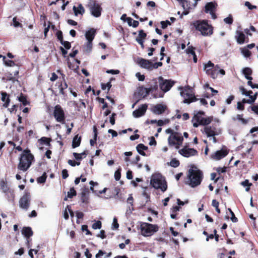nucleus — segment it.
<instances>
[{"label":"nucleus","instance_id":"obj_1","mask_svg":"<svg viewBox=\"0 0 258 258\" xmlns=\"http://www.w3.org/2000/svg\"><path fill=\"white\" fill-rule=\"evenodd\" d=\"M191 29L200 32L204 36H210L213 33V27L208 24L207 20H198L190 23Z\"/></svg>","mask_w":258,"mask_h":258},{"label":"nucleus","instance_id":"obj_2","mask_svg":"<svg viewBox=\"0 0 258 258\" xmlns=\"http://www.w3.org/2000/svg\"><path fill=\"white\" fill-rule=\"evenodd\" d=\"M34 159V156L31 153L30 150H24L20 158L18 168L23 171H27L30 167Z\"/></svg>","mask_w":258,"mask_h":258},{"label":"nucleus","instance_id":"obj_3","mask_svg":"<svg viewBox=\"0 0 258 258\" xmlns=\"http://www.w3.org/2000/svg\"><path fill=\"white\" fill-rule=\"evenodd\" d=\"M188 184L192 187H195L200 185L202 181L203 174L200 170L190 169L187 175Z\"/></svg>","mask_w":258,"mask_h":258},{"label":"nucleus","instance_id":"obj_4","mask_svg":"<svg viewBox=\"0 0 258 258\" xmlns=\"http://www.w3.org/2000/svg\"><path fill=\"white\" fill-rule=\"evenodd\" d=\"M150 184L155 189H160L163 192L165 191L167 188L165 180L159 175L153 176L150 181Z\"/></svg>","mask_w":258,"mask_h":258},{"label":"nucleus","instance_id":"obj_5","mask_svg":"<svg viewBox=\"0 0 258 258\" xmlns=\"http://www.w3.org/2000/svg\"><path fill=\"white\" fill-rule=\"evenodd\" d=\"M183 138L181 134L178 132L173 135H170L168 138V143L170 147H174L175 149H179L182 145Z\"/></svg>","mask_w":258,"mask_h":258},{"label":"nucleus","instance_id":"obj_6","mask_svg":"<svg viewBox=\"0 0 258 258\" xmlns=\"http://www.w3.org/2000/svg\"><path fill=\"white\" fill-rule=\"evenodd\" d=\"M159 227L148 223H143L141 226L142 234L144 236H150L158 231Z\"/></svg>","mask_w":258,"mask_h":258},{"label":"nucleus","instance_id":"obj_7","mask_svg":"<svg viewBox=\"0 0 258 258\" xmlns=\"http://www.w3.org/2000/svg\"><path fill=\"white\" fill-rule=\"evenodd\" d=\"M158 89L157 83L155 82V85L151 86L149 88H145L144 86H139L137 89L136 93L138 97H147L150 93L155 92Z\"/></svg>","mask_w":258,"mask_h":258},{"label":"nucleus","instance_id":"obj_8","mask_svg":"<svg viewBox=\"0 0 258 258\" xmlns=\"http://www.w3.org/2000/svg\"><path fill=\"white\" fill-rule=\"evenodd\" d=\"M91 14L95 17H99L101 15L102 8L99 4L95 1H92L88 5Z\"/></svg>","mask_w":258,"mask_h":258},{"label":"nucleus","instance_id":"obj_9","mask_svg":"<svg viewBox=\"0 0 258 258\" xmlns=\"http://www.w3.org/2000/svg\"><path fill=\"white\" fill-rule=\"evenodd\" d=\"M188 146V144L186 143L182 149L179 150L178 153L181 155L187 158L198 155V152L197 150L194 148H189Z\"/></svg>","mask_w":258,"mask_h":258},{"label":"nucleus","instance_id":"obj_10","mask_svg":"<svg viewBox=\"0 0 258 258\" xmlns=\"http://www.w3.org/2000/svg\"><path fill=\"white\" fill-rule=\"evenodd\" d=\"M53 116L57 122L63 123L65 120V115L63 109L59 105L54 107Z\"/></svg>","mask_w":258,"mask_h":258},{"label":"nucleus","instance_id":"obj_11","mask_svg":"<svg viewBox=\"0 0 258 258\" xmlns=\"http://www.w3.org/2000/svg\"><path fill=\"white\" fill-rule=\"evenodd\" d=\"M30 203V194L27 191H25L23 197L19 201L20 207L24 209L27 210Z\"/></svg>","mask_w":258,"mask_h":258},{"label":"nucleus","instance_id":"obj_12","mask_svg":"<svg viewBox=\"0 0 258 258\" xmlns=\"http://www.w3.org/2000/svg\"><path fill=\"white\" fill-rule=\"evenodd\" d=\"M229 153L227 149L224 147L221 150L217 151L211 155V158L216 160H219L224 158Z\"/></svg>","mask_w":258,"mask_h":258},{"label":"nucleus","instance_id":"obj_13","mask_svg":"<svg viewBox=\"0 0 258 258\" xmlns=\"http://www.w3.org/2000/svg\"><path fill=\"white\" fill-rule=\"evenodd\" d=\"M167 109V106L165 103H159L152 107V111L156 114H161Z\"/></svg>","mask_w":258,"mask_h":258},{"label":"nucleus","instance_id":"obj_14","mask_svg":"<svg viewBox=\"0 0 258 258\" xmlns=\"http://www.w3.org/2000/svg\"><path fill=\"white\" fill-rule=\"evenodd\" d=\"M205 112L203 111H197V113H194V116L192 118V121H196V122L193 123V126L195 127H198L199 125L200 122L202 120V115H204Z\"/></svg>","mask_w":258,"mask_h":258},{"label":"nucleus","instance_id":"obj_15","mask_svg":"<svg viewBox=\"0 0 258 258\" xmlns=\"http://www.w3.org/2000/svg\"><path fill=\"white\" fill-rule=\"evenodd\" d=\"M147 109V105L146 104L142 105L138 109L133 111V114L135 117H139L143 116L146 112Z\"/></svg>","mask_w":258,"mask_h":258},{"label":"nucleus","instance_id":"obj_16","mask_svg":"<svg viewBox=\"0 0 258 258\" xmlns=\"http://www.w3.org/2000/svg\"><path fill=\"white\" fill-rule=\"evenodd\" d=\"M151 61L150 60L146 59L143 58H139L137 61V63L141 68L147 69L149 71H150V69H151Z\"/></svg>","mask_w":258,"mask_h":258},{"label":"nucleus","instance_id":"obj_17","mask_svg":"<svg viewBox=\"0 0 258 258\" xmlns=\"http://www.w3.org/2000/svg\"><path fill=\"white\" fill-rule=\"evenodd\" d=\"M204 132L208 137H214L219 135V133L216 131L215 127L207 126L204 128Z\"/></svg>","mask_w":258,"mask_h":258},{"label":"nucleus","instance_id":"obj_18","mask_svg":"<svg viewBox=\"0 0 258 258\" xmlns=\"http://www.w3.org/2000/svg\"><path fill=\"white\" fill-rule=\"evenodd\" d=\"M219 66L218 65L215 66V68H210L207 70L206 73L213 79L217 78L219 74Z\"/></svg>","mask_w":258,"mask_h":258},{"label":"nucleus","instance_id":"obj_19","mask_svg":"<svg viewBox=\"0 0 258 258\" xmlns=\"http://www.w3.org/2000/svg\"><path fill=\"white\" fill-rule=\"evenodd\" d=\"M217 4L215 2H209L206 4L205 6V12L206 13H210L213 11H216Z\"/></svg>","mask_w":258,"mask_h":258},{"label":"nucleus","instance_id":"obj_20","mask_svg":"<svg viewBox=\"0 0 258 258\" xmlns=\"http://www.w3.org/2000/svg\"><path fill=\"white\" fill-rule=\"evenodd\" d=\"M180 94L182 96H185V97H196L193 93L192 88L188 86L185 87L183 89H182V90L180 92Z\"/></svg>","mask_w":258,"mask_h":258},{"label":"nucleus","instance_id":"obj_21","mask_svg":"<svg viewBox=\"0 0 258 258\" xmlns=\"http://www.w3.org/2000/svg\"><path fill=\"white\" fill-rule=\"evenodd\" d=\"M173 84L170 81L166 80L162 83H160V88L164 92L169 91L170 88L172 87Z\"/></svg>","mask_w":258,"mask_h":258},{"label":"nucleus","instance_id":"obj_22","mask_svg":"<svg viewBox=\"0 0 258 258\" xmlns=\"http://www.w3.org/2000/svg\"><path fill=\"white\" fill-rule=\"evenodd\" d=\"M235 38L238 44H243L245 41L246 37L245 34L240 31H236Z\"/></svg>","mask_w":258,"mask_h":258},{"label":"nucleus","instance_id":"obj_23","mask_svg":"<svg viewBox=\"0 0 258 258\" xmlns=\"http://www.w3.org/2000/svg\"><path fill=\"white\" fill-rule=\"evenodd\" d=\"M95 34L96 30L93 28L87 31L85 33V37L87 41H92L95 36Z\"/></svg>","mask_w":258,"mask_h":258},{"label":"nucleus","instance_id":"obj_24","mask_svg":"<svg viewBox=\"0 0 258 258\" xmlns=\"http://www.w3.org/2000/svg\"><path fill=\"white\" fill-rule=\"evenodd\" d=\"M22 233L27 239H29L30 237L33 235V232L31 227H24L22 229Z\"/></svg>","mask_w":258,"mask_h":258},{"label":"nucleus","instance_id":"obj_25","mask_svg":"<svg viewBox=\"0 0 258 258\" xmlns=\"http://www.w3.org/2000/svg\"><path fill=\"white\" fill-rule=\"evenodd\" d=\"M73 10L74 11L75 16H78L79 14L83 15L85 13V9L81 4H79L78 7H76L74 6Z\"/></svg>","mask_w":258,"mask_h":258},{"label":"nucleus","instance_id":"obj_26","mask_svg":"<svg viewBox=\"0 0 258 258\" xmlns=\"http://www.w3.org/2000/svg\"><path fill=\"white\" fill-rule=\"evenodd\" d=\"M136 149L138 152L141 155L143 156H146V153L144 151V150H147L148 148L147 146H146L143 144L140 143L138 144L136 147Z\"/></svg>","mask_w":258,"mask_h":258},{"label":"nucleus","instance_id":"obj_27","mask_svg":"<svg viewBox=\"0 0 258 258\" xmlns=\"http://www.w3.org/2000/svg\"><path fill=\"white\" fill-rule=\"evenodd\" d=\"M239 90L242 95H245L247 97H256L257 95V93H255L253 95H252V94L253 92L252 91H247L243 86L240 87Z\"/></svg>","mask_w":258,"mask_h":258},{"label":"nucleus","instance_id":"obj_28","mask_svg":"<svg viewBox=\"0 0 258 258\" xmlns=\"http://www.w3.org/2000/svg\"><path fill=\"white\" fill-rule=\"evenodd\" d=\"M79 135H76L73 140L72 142V147L73 148H77L80 145L81 142V137H78Z\"/></svg>","mask_w":258,"mask_h":258},{"label":"nucleus","instance_id":"obj_29","mask_svg":"<svg viewBox=\"0 0 258 258\" xmlns=\"http://www.w3.org/2000/svg\"><path fill=\"white\" fill-rule=\"evenodd\" d=\"M147 37V34L144 32L143 30H140L139 31V34L138 37H136V40L137 42L141 41H145Z\"/></svg>","mask_w":258,"mask_h":258},{"label":"nucleus","instance_id":"obj_30","mask_svg":"<svg viewBox=\"0 0 258 258\" xmlns=\"http://www.w3.org/2000/svg\"><path fill=\"white\" fill-rule=\"evenodd\" d=\"M242 73L245 78L247 80H252V78L250 77L252 74V70L249 68H245L243 69Z\"/></svg>","mask_w":258,"mask_h":258},{"label":"nucleus","instance_id":"obj_31","mask_svg":"<svg viewBox=\"0 0 258 258\" xmlns=\"http://www.w3.org/2000/svg\"><path fill=\"white\" fill-rule=\"evenodd\" d=\"M1 189L6 194L9 192L10 188L7 185V183L6 181H1L0 182Z\"/></svg>","mask_w":258,"mask_h":258},{"label":"nucleus","instance_id":"obj_32","mask_svg":"<svg viewBox=\"0 0 258 258\" xmlns=\"http://www.w3.org/2000/svg\"><path fill=\"white\" fill-rule=\"evenodd\" d=\"M213 117H208L207 118H202L201 122H200L199 125H207L209 124L212 121Z\"/></svg>","mask_w":258,"mask_h":258},{"label":"nucleus","instance_id":"obj_33","mask_svg":"<svg viewBox=\"0 0 258 258\" xmlns=\"http://www.w3.org/2000/svg\"><path fill=\"white\" fill-rule=\"evenodd\" d=\"M4 63L8 67H14L16 65L15 62L12 60L7 59L6 56H3Z\"/></svg>","mask_w":258,"mask_h":258},{"label":"nucleus","instance_id":"obj_34","mask_svg":"<svg viewBox=\"0 0 258 258\" xmlns=\"http://www.w3.org/2000/svg\"><path fill=\"white\" fill-rule=\"evenodd\" d=\"M10 102V98H1V101H0V103L2 105L3 107L7 108L8 107Z\"/></svg>","mask_w":258,"mask_h":258},{"label":"nucleus","instance_id":"obj_35","mask_svg":"<svg viewBox=\"0 0 258 258\" xmlns=\"http://www.w3.org/2000/svg\"><path fill=\"white\" fill-rule=\"evenodd\" d=\"M5 78L7 81H11L14 82L16 81L15 77H13V74L10 72H7L5 74Z\"/></svg>","mask_w":258,"mask_h":258},{"label":"nucleus","instance_id":"obj_36","mask_svg":"<svg viewBox=\"0 0 258 258\" xmlns=\"http://www.w3.org/2000/svg\"><path fill=\"white\" fill-rule=\"evenodd\" d=\"M46 173L45 172H44L42 176L37 178V181L38 183H44L46 181Z\"/></svg>","mask_w":258,"mask_h":258},{"label":"nucleus","instance_id":"obj_37","mask_svg":"<svg viewBox=\"0 0 258 258\" xmlns=\"http://www.w3.org/2000/svg\"><path fill=\"white\" fill-rule=\"evenodd\" d=\"M77 195V192L75 189L74 187H71L70 189V191L68 192L67 198H72L73 197L76 196Z\"/></svg>","mask_w":258,"mask_h":258},{"label":"nucleus","instance_id":"obj_38","mask_svg":"<svg viewBox=\"0 0 258 258\" xmlns=\"http://www.w3.org/2000/svg\"><path fill=\"white\" fill-rule=\"evenodd\" d=\"M81 202L83 203L88 204L89 203L88 200L89 198L87 196L86 192L85 191H83L81 193Z\"/></svg>","mask_w":258,"mask_h":258},{"label":"nucleus","instance_id":"obj_39","mask_svg":"<svg viewBox=\"0 0 258 258\" xmlns=\"http://www.w3.org/2000/svg\"><path fill=\"white\" fill-rule=\"evenodd\" d=\"M180 162L179 161L176 159V158H173L171 159L170 162V165L171 167L176 168L179 166Z\"/></svg>","mask_w":258,"mask_h":258},{"label":"nucleus","instance_id":"obj_40","mask_svg":"<svg viewBox=\"0 0 258 258\" xmlns=\"http://www.w3.org/2000/svg\"><path fill=\"white\" fill-rule=\"evenodd\" d=\"M205 87L207 88L208 90L210 91V92H208L207 94L211 93L212 96H215L217 94L218 91L214 90L213 88L210 87L209 84H206Z\"/></svg>","mask_w":258,"mask_h":258},{"label":"nucleus","instance_id":"obj_41","mask_svg":"<svg viewBox=\"0 0 258 258\" xmlns=\"http://www.w3.org/2000/svg\"><path fill=\"white\" fill-rule=\"evenodd\" d=\"M19 101L22 103L20 104V107L22 106V104L24 106L29 105L30 102L27 100V98H18Z\"/></svg>","mask_w":258,"mask_h":258},{"label":"nucleus","instance_id":"obj_42","mask_svg":"<svg viewBox=\"0 0 258 258\" xmlns=\"http://www.w3.org/2000/svg\"><path fill=\"white\" fill-rule=\"evenodd\" d=\"M198 99V98H186L184 99L183 102L184 103L190 104L197 101Z\"/></svg>","mask_w":258,"mask_h":258},{"label":"nucleus","instance_id":"obj_43","mask_svg":"<svg viewBox=\"0 0 258 258\" xmlns=\"http://www.w3.org/2000/svg\"><path fill=\"white\" fill-rule=\"evenodd\" d=\"M102 223L100 221H97L93 224L92 227L94 229H100L101 228Z\"/></svg>","mask_w":258,"mask_h":258},{"label":"nucleus","instance_id":"obj_44","mask_svg":"<svg viewBox=\"0 0 258 258\" xmlns=\"http://www.w3.org/2000/svg\"><path fill=\"white\" fill-rule=\"evenodd\" d=\"M13 24L15 27H22V25L18 21H17V17H14L13 19Z\"/></svg>","mask_w":258,"mask_h":258},{"label":"nucleus","instance_id":"obj_45","mask_svg":"<svg viewBox=\"0 0 258 258\" xmlns=\"http://www.w3.org/2000/svg\"><path fill=\"white\" fill-rule=\"evenodd\" d=\"M228 211L230 212V214L231 215V220L233 222H237L238 221V219L235 217L234 213L231 210V209L229 208Z\"/></svg>","mask_w":258,"mask_h":258},{"label":"nucleus","instance_id":"obj_46","mask_svg":"<svg viewBox=\"0 0 258 258\" xmlns=\"http://www.w3.org/2000/svg\"><path fill=\"white\" fill-rule=\"evenodd\" d=\"M241 52L244 56L246 57H249L251 54V52L246 48H243Z\"/></svg>","mask_w":258,"mask_h":258},{"label":"nucleus","instance_id":"obj_47","mask_svg":"<svg viewBox=\"0 0 258 258\" xmlns=\"http://www.w3.org/2000/svg\"><path fill=\"white\" fill-rule=\"evenodd\" d=\"M90 93V95H95V91L94 89H92L91 87L89 86L85 91V94L87 96L89 95Z\"/></svg>","mask_w":258,"mask_h":258},{"label":"nucleus","instance_id":"obj_48","mask_svg":"<svg viewBox=\"0 0 258 258\" xmlns=\"http://www.w3.org/2000/svg\"><path fill=\"white\" fill-rule=\"evenodd\" d=\"M121 177V169H118L114 173V178L116 181L119 180Z\"/></svg>","mask_w":258,"mask_h":258},{"label":"nucleus","instance_id":"obj_49","mask_svg":"<svg viewBox=\"0 0 258 258\" xmlns=\"http://www.w3.org/2000/svg\"><path fill=\"white\" fill-rule=\"evenodd\" d=\"M215 66L214 64L212 63L211 61H209L208 62L205 64L204 66V70L207 72V70L209 69L210 68H215Z\"/></svg>","mask_w":258,"mask_h":258},{"label":"nucleus","instance_id":"obj_50","mask_svg":"<svg viewBox=\"0 0 258 258\" xmlns=\"http://www.w3.org/2000/svg\"><path fill=\"white\" fill-rule=\"evenodd\" d=\"M256 98H249L248 99H246L245 98H243L242 99L243 103H248V104H252L254 103L256 100Z\"/></svg>","mask_w":258,"mask_h":258},{"label":"nucleus","instance_id":"obj_51","mask_svg":"<svg viewBox=\"0 0 258 258\" xmlns=\"http://www.w3.org/2000/svg\"><path fill=\"white\" fill-rule=\"evenodd\" d=\"M224 21L228 24L231 25L233 23V19L231 15H229L228 17L224 19Z\"/></svg>","mask_w":258,"mask_h":258},{"label":"nucleus","instance_id":"obj_52","mask_svg":"<svg viewBox=\"0 0 258 258\" xmlns=\"http://www.w3.org/2000/svg\"><path fill=\"white\" fill-rule=\"evenodd\" d=\"M92 48V41H87L86 45V51L90 52Z\"/></svg>","mask_w":258,"mask_h":258},{"label":"nucleus","instance_id":"obj_53","mask_svg":"<svg viewBox=\"0 0 258 258\" xmlns=\"http://www.w3.org/2000/svg\"><path fill=\"white\" fill-rule=\"evenodd\" d=\"M161 25V27L162 29H165L167 27L168 25H170L171 23L168 20H166L165 21H162L160 22Z\"/></svg>","mask_w":258,"mask_h":258},{"label":"nucleus","instance_id":"obj_54","mask_svg":"<svg viewBox=\"0 0 258 258\" xmlns=\"http://www.w3.org/2000/svg\"><path fill=\"white\" fill-rule=\"evenodd\" d=\"M111 86L112 85L110 82H109L106 84H101V88L103 90H105L107 88H108V90H109Z\"/></svg>","mask_w":258,"mask_h":258},{"label":"nucleus","instance_id":"obj_55","mask_svg":"<svg viewBox=\"0 0 258 258\" xmlns=\"http://www.w3.org/2000/svg\"><path fill=\"white\" fill-rule=\"evenodd\" d=\"M66 49H70L71 47V43L67 41H63L62 43H60Z\"/></svg>","mask_w":258,"mask_h":258},{"label":"nucleus","instance_id":"obj_56","mask_svg":"<svg viewBox=\"0 0 258 258\" xmlns=\"http://www.w3.org/2000/svg\"><path fill=\"white\" fill-rule=\"evenodd\" d=\"M97 99H98L99 102L103 103V105L102 106V109H104L105 108H107L108 107L107 103L105 101V100L104 98H96Z\"/></svg>","mask_w":258,"mask_h":258},{"label":"nucleus","instance_id":"obj_57","mask_svg":"<svg viewBox=\"0 0 258 258\" xmlns=\"http://www.w3.org/2000/svg\"><path fill=\"white\" fill-rule=\"evenodd\" d=\"M40 140L43 142L45 144L50 146V142L51 141V139L50 138H48L46 137H42L40 139Z\"/></svg>","mask_w":258,"mask_h":258},{"label":"nucleus","instance_id":"obj_58","mask_svg":"<svg viewBox=\"0 0 258 258\" xmlns=\"http://www.w3.org/2000/svg\"><path fill=\"white\" fill-rule=\"evenodd\" d=\"M56 35L57 39L59 40L60 42L62 43V42L63 41L62 32L61 31H58L56 32Z\"/></svg>","mask_w":258,"mask_h":258},{"label":"nucleus","instance_id":"obj_59","mask_svg":"<svg viewBox=\"0 0 258 258\" xmlns=\"http://www.w3.org/2000/svg\"><path fill=\"white\" fill-rule=\"evenodd\" d=\"M82 230L83 231H86V235H92V232L90 231L88 229V226L86 225H83L82 226Z\"/></svg>","mask_w":258,"mask_h":258},{"label":"nucleus","instance_id":"obj_60","mask_svg":"<svg viewBox=\"0 0 258 258\" xmlns=\"http://www.w3.org/2000/svg\"><path fill=\"white\" fill-rule=\"evenodd\" d=\"M90 184L91 185L90 187V190L92 191L94 193H97V191L94 190L93 186L94 185H98V183L96 182H94L93 181L91 180L89 182Z\"/></svg>","mask_w":258,"mask_h":258},{"label":"nucleus","instance_id":"obj_61","mask_svg":"<svg viewBox=\"0 0 258 258\" xmlns=\"http://www.w3.org/2000/svg\"><path fill=\"white\" fill-rule=\"evenodd\" d=\"M68 163L70 165L73 167L75 166L76 165L79 166L80 165V162H76L72 160H69Z\"/></svg>","mask_w":258,"mask_h":258},{"label":"nucleus","instance_id":"obj_62","mask_svg":"<svg viewBox=\"0 0 258 258\" xmlns=\"http://www.w3.org/2000/svg\"><path fill=\"white\" fill-rule=\"evenodd\" d=\"M244 103H243V100H242L241 102H238L237 106V109L239 110H243L244 109Z\"/></svg>","mask_w":258,"mask_h":258},{"label":"nucleus","instance_id":"obj_63","mask_svg":"<svg viewBox=\"0 0 258 258\" xmlns=\"http://www.w3.org/2000/svg\"><path fill=\"white\" fill-rule=\"evenodd\" d=\"M195 48L192 46H188L186 49V51L187 53L190 54L191 55H195V52L194 51Z\"/></svg>","mask_w":258,"mask_h":258},{"label":"nucleus","instance_id":"obj_64","mask_svg":"<svg viewBox=\"0 0 258 258\" xmlns=\"http://www.w3.org/2000/svg\"><path fill=\"white\" fill-rule=\"evenodd\" d=\"M244 5L250 10L255 9L257 8L256 6L252 5L249 2H246Z\"/></svg>","mask_w":258,"mask_h":258}]
</instances>
